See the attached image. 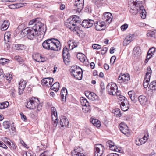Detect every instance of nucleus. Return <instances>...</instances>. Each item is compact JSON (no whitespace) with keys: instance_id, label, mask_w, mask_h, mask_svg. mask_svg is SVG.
<instances>
[{"instance_id":"obj_1","label":"nucleus","mask_w":156,"mask_h":156,"mask_svg":"<svg viewBox=\"0 0 156 156\" xmlns=\"http://www.w3.org/2000/svg\"><path fill=\"white\" fill-rule=\"evenodd\" d=\"M145 0H131L128 2V7L129 12L135 15L139 12L142 19L146 17L147 12L143 6Z\"/></svg>"},{"instance_id":"obj_2","label":"nucleus","mask_w":156,"mask_h":156,"mask_svg":"<svg viewBox=\"0 0 156 156\" xmlns=\"http://www.w3.org/2000/svg\"><path fill=\"white\" fill-rule=\"evenodd\" d=\"M42 45L44 48L48 50L58 51L61 48L60 41L54 38L48 39L44 41Z\"/></svg>"},{"instance_id":"obj_3","label":"nucleus","mask_w":156,"mask_h":156,"mask_svg":"<svg viewBox=\"0 0 156 156\" xmlns=\"http://www.w3.org/2000/svg\"><path fill=\"white\" fill-rule=\"evenodd\" d=\"M81 19L75 15H73L66 20L65 25L66 26L73 31H76V27L81 23Z\"/></svg>"},{"instance_id":"obj_4","label":"nucleus","mask_w":156,"mask_h":156,"mask_svg":"<svg viewBox=\"0 0 156 156\" xmlns=\"http://www.w3.org/2000/svg\"><path fill=\"white\" fill-rule=\"evenodd\" d=\"M26 107L28 108L33 109L37 107V109L38 111L41 109V105L40 104L39 101L37 98L33 97L27 101Z\"/></svg>"},{"instance_id":"obj_5","label":"nucleus","mask_w":156,"mask_h":156,"mask_svg":"<svg viewBox=\"0 0 156 156\" xmlns=\"http://www.w3.org/2000/svg\"><path fill=\"white\" fill-rule=\"evenodd\" d=\"M21 34H23L26 36L27 38L30 40H32L34 37L35 34H37V33L35 32L31 27H30L25 29L21 32Z\"/></svg>"},{"instance_id":"obj_6","label":"nucleus","mask_w":156,"mask_h":156,"mask_svg":"<svg viewBox=\"0 0 156 156\" xmlns=\"http://www.w3.org/2000/svg\"><path fill=\"white\" fill-rule=\"evenodd\" d=\"M94 147V156H101L104 151V147L101 144H96Z\"/></svg>"},{"instance_id":"obj_7","label":"nucleus","mask_w":156,"mask_h":156,"mask_svg":"<svg viewBox=\"0 0 156 156\" xmlns=\"http://www.w3.org/2000/svg\"><path fill=\"white\" fill-rule=\"evenodd\" d=\"M106 89L109 94L115 95V92L118 89V87L115 83H109L106 87Z\"/></svg>"},{"instance_id":"obj_8","label":"nucleus","mask_w":156,"mask_h":156,"mask_svg":"<svg viewBox=\"0 0 156 156\" xmlns=\"http://www.w3.org/2000/svg\"><path fill=\"white\" fill-rule=\"evenodd\" d=\"M63 58L65 63L67 64L70 62V55L68 52V49L66 47L63 50Z\"/></svg>"},{"instance_id":"obj_9","label":"nucleus","mask_w":156,"mask_h":156,"mask_svg":"<svg viewBox=\"0 0 156 156\" xmlns=\"http://www.w3.org/2000/svg\"><path fill=\"white\" fill-rule=\"evenodd\" d=\"M42 23L39 19H37L35 22V24L33 27H31L32 28L35 30V32L38 33V31L41 32L42 30Z\"/></svg>"},{"instance_id":"obj_10","label":"nucleus","mask_w":156,"mask_h":156,"mask_svg":"<svg viewBox=\"0 0 156 156\" xmlns=\"http://www.w3.org/2000/svg\"><path fill=\"white\" fill-rule=\"evenodd\" d=\"M54 79L52 78H45L41 80V83L43 85H45L48 87H50L52 85Z\"/></svg>"},{"instance_id":"obj_11","label":"nucleus","mask_w":156,"mask_h":156,"mask_svg":"<svg viewBox=\"0 0 156 156\" xmlns=\"http://www.w3.org/2000/svg\"><path fill=\"white\" fill-rule=\"evenodd\" d=\"M105 23L103 21H96L94 23L96 30L98 31L103 30L105 28Z\"/></svg>"},{"instance_id":"obj_12","label":"nucleus","mask_w":156,"mask_h":156,"mask_svg":"<svg viewBox=\"0 0 156 156\" xmlns=\"http://www.w3.org/2000/svg\"><path fill=\"white\" fill-rule=\"evenodd\" d=\"M127 76L125 74L121 73L119 76L118 79L121 83L122 87H125L124 84L126 85L127 83Z\"/></svg>"},{"instance_id":"obj_13","label":"nucleus","mask_w":156,"mask_h":156,"mask_svg":"<svg viewBox=\"0 0 156 156\" xmlns=\"http://www.w3.org/2000/svg\"><path fill=\"white\" fill-rule=\"evenodd\" d=\"M94 23L93 20H84L82 22L81 25L84 27L87 28L92 27Z\"/></svg>"},{"instance_id":"obj_14","label":"nucleus","mask_w":156,"mask_h":156,"mask_svg":"<svg viewBox=\"0 0 156 156\" xmlns=\"http://www.w3.org/2000/svg\"><path fill=\"white\" fill-rule=\"evenodd\" d=\"M10 36L11 34L9 32H5L4 34V41H5V48L7 47V49L8 50L10 48L9 44L7 42H9L10 41Z\"/></svg>"},{"instance_id":"obj_15","label":"nucleus","mask_w":156,"mask_h":156,"mask_svg":"<svg viewBox=\"0 0 156 156\" xmlns=\"http://www.w3.org/2000/svg\"><path fill=\"white\" fill-rule=\"evenodd\" d=\"M102 19L104 21L108 22L109 23H110L112 19V14L110 12H105L103 15Z\"/></svg>"},{"instance_id":"obj_16","label":"nucleus","mask_w":156,"mask_h":156,"mask_svg":"<svg viewBox=\"0 0 156 156\" xmlns=\"http://www.w3.org/2000/svg\"><path fill=\"white\" fill-rule=\"evenodd\" d=\"M26 82L23 80H21L19 83V94L21 95L23 92L26 86Z\"/></svg>"},{"instance_id":"obj_17","label":"nucleus","mask_w":156,"mask_h":156,"mask_svg":"<svg viewBox=\"0 0 156 156\" xmlns=\"http://www.w3.org/2000/svg\"><path fill=\"white\" fill-rule=\"evenodd\" d=\"M59 123L62 127H67L68 126L69 122L65 116H62L60 118Z\"/></svg>"},{"instance_id":"obj_18","label":"nucleus","mask_w":156,"mask_h":156,"mask_svg":"<svg viewBox=\"0 0 156 156\" xmlns=\"http://www.w3.org/2000/svg\"><path fill=\"white\" fill-rule=\"evenodd\" d=\"M132 54L135 57L139 56L141 54V50L139 46H135L133 49Z\"/></svg>"},{"instance_id":"obj_19","label":"nucleus","mask_w":156,"mask_h":156,"mask_svg":"<svg viewBox=\"0 0 156 156\" xmlns=\"http://www.w3.org/2000/svg\"><path fill=\"white\" fill-rule=\"evenodd\" d=\"M138 99L140 103L142 105H146L147 102V99L144 96H140L138 97Z\"/></svg>"},{"instance_id":"obj_20","label":"nucleus","mask_w":156,"mask_h":156,"mask_svg":"<svg viewBox=\"0 0 156 156\" xmlns=\"http://www.w3.org/2000/svg\"><path fill=\"white\" fill-rule=\"evenodd\" d=\"M149 138V134L147 130L145 131V133L144 134V136L142 138H140V142H141L142 144H144L148 140Z\"/></svg>"},{"instance_id":"obj_21","label":"nucleus","mask_w":156,"mask_h":156,"mask_svg":"<svg viewBox=\"0 0 156 156\" xmlns=\"http://www.w3.org/2000/svg\"><path fill=\"white\" fill-rule=\"evenodd\" d=\"M9 25V23L8 20H5L2 23L1 26V30L4 31L7 30Z\"/></svg>"},{"instance_id":"obj_22","label":"nucleus","mask_w":156,"mask_h":156,"mask_svg":"<svg viewBox=\"0 0 156 156\" xmlns=\"http://www.w3.org/2000/svg\"><path fill=\"white\" fill-rule=\"evenodd\" d=\"M59 88V84L58 82L55 83L51 87L50 89L53 90L54 91L57 92L58 91Z\"/></svg>"},{"instance_id":"obj_23","label":"nucleus","mask_w":156,"mask_h":156,"mask_svg":"<svg viewBox=\"0 0 156 156\" xmlns=\"http://www.w3.org/2000/svg\"><path fill=\"white\" fill-rule=\"evenodd\" d=\"M68 43L69 48L70 50H72L77 46V44L74 41H69Z\"/></svg>"},{"instance_id":"obj_24","label":"nucleus","mask_w":156,"mask_h":156,"mask_svg":"<svg viewBox=\"0 0 156 156\" xmlns=\"http://www.w3.org/2000/svg\"><path fill=\"white\" fill-rule=\"evenodd\" d=\"M149 88L152 91H155L156 90V81H153L151 82L149 86Z\"/></svg>"},{"instance_id":"obj_25","label":"nucleus","mask_w":156,"mask_h":156,"mask_svg":"<svg viewBox=\"0 0 156 156\" xmlns=\"http://www.w3.org/2000/svg\"><path fill=\"white\" fill-rule=\"evenodd\" d=\"M76 56L77 58L82 62H83L85 61L86 57L84 54L79 53L77 54Z\"/></svg>"},{"instance_id":"obj_26","label":"nucleus","mask_w":156,"mask_h":156,"mask_svg":"<svg viewBox=\"0 0 156 156\" xmlns=\"http://www.w3.org/2000/svg\"><path fill=\"white\" fill-rule=\"evenodd\" d=\"M91 122L94 126L98 127L100 126V122L96 119H93L91 120Z\"/></svg>"},{"instance_id":"obj_27","label":"nucleus","mask_w":156,"mask_h":156,"mask_svg":"<svg viewBox=\"0 0 156 156\" xmlns=\"http://www.w3.org/2000/svg\"><path fill=\"white\" fill-rule=\"evenodd\" d=\"M76 4L74 5L75 6L77 7V11H80L83 9V6L84 2H76Z\"/></svg>"},{"instance_id":"obj_28","label":"nucleus","mask_w":156,"mask_h":156,"mask_svg":"<svg viewBox=\"0 0 156 156\" xmlns=\"http://www.w3.org/2000/svg\"><path fill=\"white\" fill-rule=\"evenodd\" d=\"M152 70L150 66L147 67V72L146 73L145 78H147V79H150L151 75Z\"/></svg>"},{"instance_id":"obj_29","label":"nucleus","mask_w":156,"mask_h":156,"mask_svg":"<svg viewBox=\"0 0 156 156\" xmlns=\"http://www.w3.org/2000/svg\"><path fill=\"white\" fill-rule=\"evenodd\" d=\"M80 102L83 106L86 105H89V103L87 100L84 98L82 97L80 99Z\"/></svg>"},{"instance_id":"obj_30","label":"nucleus","mask_w":156,"mask_h":156,"mask_svg":"<svg viewBox=\"0 0 156 156\" xmlns=\"http://www.w3.org/2000/svg\"><path fill=\"white\" fill-rule=\"evenodd\" d=\"M97 96L96 94L93 92H91L88 95V98L92 101H94L97 99Z\"/></svg>"},{"instance_id":"obj_31","label":"nucleus","mask_w":156,"mask_h":156,"mask_svg":"<svg viewBox=\"0 0 156 156\" xmlns=\"http://www.w3.org/2000/svg\"><path fill=\"white\" fill-rule=\"evenodd\" d=\"M128 94L131 101H135V97L134 92L133 91H129Z\"/></svg>"},{"instance_id":"obj_32","label":"nucleus","mask_w":156,"mask_h":156,"mask_svg":"<svg viewBox=\"0 0 156 156\" xmlns=\"http://www.w3.org/2000/svg\"><path fill=\"white\" fill-rule=\"evenodd\" d=\"M79 69H77V66H76V68H74V69H72V71L71 72V73L72 76L73 77H75L76 75H77L79 72V71H79Z\"/></svg>"},{"instance_id":"obj_33","label":"nucleus","mask_w":156,"mask_h":156,"mask_svg":"<svg viewBox=\"0 0 156 156\" xmlns=\"http://www.w3.org/2000/svg\"><path fill=\"white\" fill-rule=\"evenodd\" d=\"M78 68L81 71H79V72L78 73L77 75H76V76L74 77V78H75L77 79L81 80L82 79V70L79 67Z\"/></svg>"},{"instance_id":"obj_34","label":"nucleus","mask_w":156,"mask_h":156,"mask_svg":"<svg viewBox=\"0 0 156 156\" xmlns=\"http://www.w3.org/2000/svg\"><path fill=\"white\" fill-rule=\"evenodd\" d=\"M9 103L7 101L0 103V109H5L7 108L8 106Z\"/></svg>"},{"instance_id":"obj_35","label":"nucleus","mask_w":156,"mask_h":156,"mask_svg":"<svg viewBox=\"0 0 156 156\" xmlns=\"http://www.w3.org/2000/svg\"><path fill=\"white\" fill-rule=\"evenodd\" d=\"M91 108L90 104L89 105H85L83 106L82 109L83 111L85 113H87L89 112Z\"/></svg>"},{"instance_id":"obj_36","label":"nucleus","mask_w":156,"mask_h":156,"mask_svg":"<svg viewBox=\"0 0 156 156\" xmlns=\"http://www.w3.org/2000/svg\"><path fill=\"white\" fill-rule=\"evenodd\" d=\"M51 116L52 120L53 121V124L54 126H57L58 123L57 115H55V116L54 115H51Z\"/></svg>"},{"instance_id":"obj_37","label":"nucleus","mask_w":156,"mask_h":156,"mask_svg":"<svg viewBox=\"0 0 156 156\" xmlns=\"http://www.w3.org/2000/svg\"><path fill=\"white\" fill-rule=\"evenodd\" d=\"M150 79L146 78H144V81H143V86L144 88H147L148 87L149 82L150 81Z\"/></svg>"},{"instance_id":"obj_38","label":"nucleus","mask_w":156,"mask_h":156,"mask_svg":"<svg viewBox=\"0 0 156 156\" xmlns=\"http://www.w3.org/2000/svg\"><path fill=\"white\" fill-rule=\"evenodd\" d=\"M9 90L10 94L13 97H15L16 95V91L15 88L13 87H9Z\"/></svg>"},{"instance_id":"obj_39","label":"nucleus","mask_w":156,"mask_h":156,"mask_svg":"<svg viewBox=\"0 0 156 156\" xmlns=\"http://www.w3.org/2000/svg\"><path fill=\"white\" fill-rule=\"evenodd\" d=\"M134 34H129L127 36V45L133 41Z\"/></svg>"},{"instance_id":"obj_40","label":"nucleus","mask_w":156,"mask_h":156,"mask_svg":"<svg viewBox=\"0 0 156 156\" xmlns=\"http://www.w3.org/2000/svg\"><path fill=\"white\" fill-rule=\"evenodd\" d=\"M122 123L120 124L119 125V126H120L119 129L125 135H126L127 134L126 130V129H124V127H123V126H122Z\"/></svg>"},{"instance_id":"obj_41","label":"nucleus","mask_w":156,"mask_h":156,"mask_svg":"<svg viewBox=\"0 0 156 156\" xmlns=\"http://www.w3.org/2000/svg\"><path fill=\"white\" fill-rule=\"evenodd\" d=\"M148 36L154 38H156V30L152 31L147 34Z\"/></svg>"},{"instance_id":"obj_42","label":"nucleus","mask_w":156,"mask_h":156,"mask_svg":"<svg viewBox=\"0 0 156 156\" xmlns=\"http://www.w3.org/2000/svg\"><path fill=\"white\" fill-rule=\"evenodd\" d=\"M120 107L121 110L124 111H127V107L126 106L125 103L122 102L120 104Z\"/></svg>"},{"instance_id":"obj_43","label":"nucleus","mask_w":156,"mask_h":156,"mask_svg":"<svg viewBox=\"0 0 156 156\" xmlns=\"http://www.w3.org/2000/svg\"><path fill=\"white\" fill-rule=\"evenodd\" d=\"M60 94L63 96H66L67 94V91L66 88L63 87L61 90Z\"/></svg>"},{"instance_id":"obj_44","label":"nucleus","mask_w":156,"mask_h":156,"mask_svg":"<svg viewBox=\"0 0 156 156\" xmlns=\"http://www.w3.org/2000/svg\"><path fill=\"white\" fill-rule=\"evenodd\" d=\"M113 112L114 114L117 116H120L121 115L120 114V109L118 108H116L113 110Z\"/></svg>"},{"instance_id":"obj_45","label":"nucleus","mask_w":156,"mask_h":156,"mask_svg":"<svg viewBox=\"0 0 156 156\" xmlns=\"http://www.w3.org/2000/svg\"><path fill=\"white\" fill-rule=\"evenodd\" d=\"M156 49L154 47L151 48L149 50L148 52V54H150L151 56H152L154 53Z\"/></svg>"},{"instance_id":"obj_46","label":"nucleus","mask_w":156,"mask_h":156,"mask_svg":"<svg viewBox=\"0 0 156 156\" xmlns=\"http://www.w3.org/2000/svg\"><path fill=\"white\" fill-rule=\"evenodd\" d=\"M51 115H54L55 116V115H57V112L55 108L54 107H52L51 108Z\"/></svg>"},{"instance_id":"obj_47","label":"nucleus","mask_w":156,"mask_h":156,"mask_svg":"<svg viewBox=\"0 0 156 156\" xmlns=\"http://www.w3.org/2000/svg\"><path fill=\"white\" fill-rule=\"evenodd\" d=\"M9 123L8 121H5L3 123V125L5 129H8L9 128Z\"/></svg>"},{"instance_id":"obj_48","label":"nucleus","mask_w":156,"mask_h":156,"mask_svg":"<svg viewBox=\"0 0 156 156\" xmlns=\"http://www.w3.org/2000/svg\"><path fill=\"white\" fill-rule=\"evenodd\" d=\"M3 140L4 142L6 143L7 145L9 146H11V143L9 141L10 140L8 138L4 137L3 138Z\"/></svg>"},{"instance_id":"obj_49","label":"nucleus","mask_w":156,"mask_h":156,"mask_svg":"<svg viewBox=\"0 0 156 156\" xmlns=\"http://www.w3.org/2000/svg\"><path fill=\"white\" fill-rule=\"evenodd\" d=\"M93 48L95 49H100L101 48V45L97 44H93L92 45Z\"/></svg>"},{"instance_id":"obj_50","label":"nucleus","mask_w":156,"mask_h":156,"mask_svg":"<svg viewBox=\"0 0 156 156\" xmlns=\"http://www.w3.org/2000/svg\"><path fill=\"white\" fill-rule=\"evenodd\" d=\"M50 18L52 22H56L58 21V19L56 17L53 15L50 16Z\"/></svg>"},{"instance_id":"obj_51","label":"nucleus","mask_w":156,"mask_h":156,"mask_svg":"<svg viewBox=\"0 0 156 156\" xmlns=\"http://www.w3.org/2000/svg\"><path fill=\"white\" fill-rule=\"evenodd\" d=\"M40 156H52V155L49 152L45 151L42 153Z\"/></svg>"},{"instance_id":"obj_52","label":"nucleus","mask_w":156,"mask_h":156,"mask_svg":"<svg viewBox=\"0 0 156 156\" xmlns=\"http://www.w3.org/2000/svg\"><path fill=\"white\" fill-rule=\"evenodd\" d=\"M106 144L107 146H108L109 147L114 145V143L112 141L109 140L106 142Z\"/></svg>"},{"instance_id":"obj_53","label":"nucleus","mask_w":156,"mask_h":156,"mask_svg":"<svg viewBox=\"0 0 156 156\" xmlns=\"http://www.w3.org/2000/svg\"><path fill=\"white\" fill-rule=\"evenodd\" d=\"M7 59L5 58H1L0 59V65H3L7 62Z\"/></svg>"},{"instance_id":"obj_54","label":"nucleus","mask_w":156,"mask_h":156,"mask_svg":"<svg viewBox=\"0 0 156 156\" xmlns=\"http://www.w3.org/2000/svg\"><path fill=\"white\" fill-rule=\"evenodd\" d=\"M101 1L100 0H98L95 1L94 3L98 7H100L102 5V3L101 2Z\"/></svg>"},{"instance_id":"obj_55","label":"nucleus","mask_w":156,"mask_h":156,"mask_svg":"<svg viewBox=\"0 0 156 156\" xmlns=\"http://www.w3.org/2000/svg\"><path fill=\"white\" fill-rule=\"evenodd\" d=\"M6 79L8 80V82H9L12 79V75L10 74H8L5 76Z\"/></svg>"},{"instance_id":"obj_56","label":"nucleus","mask_w":156,"mask_h":156,"mask_svg":"<svg viewBox=\"0 0 156 156\" xmlns=\"http://www.w3.org/2000/svg\"><path fill=\"white\" fill-rule=\"evenodd\" d=\"M37 19H39V18H37L36 19H34L30 21L29 23V25H34L35 24V22L36 21Z\"/></svg>"},{"instance_id":"obj_57","label":"nucleus","mask_w":156,"mask_h":156,"mask_svg":"<svg viewBox=\"0 0 156 156\" xmlns=\"http://www.w3.org/2000/svg\"><path fill=\"white\" fill-rule=\"evenodd\" d=\"M121 28L122 31H125L127 29V24L125 23L121 27Z\"/></svg>"},{"instance_id":"obj_58","label":"nucleus","mask_w":156,"mask_h":156,"mask_svg":"<svg viewBox=\"0 0 156 156\" xmlns=\"http://www.w3.org/2000/svg\"><path fill=\"white\" fill-rule=\"evenodd\" d=\"M110 149L111 150L114 151H117V147L115 145H114L110 147H109Z\"/></svg>"},{"instance_id":"obj_59","label":"nucleus","mask_w":156,"mask_h":156,"mask_svg":"<svg viewBox=\"0 0 156 156\" xmlns=\"http://www.w3.org/2000/svg\"><path fill=\"white\" fill-rule=\"evenodd\" d=\"M24 3H16L15 5H16L17 7V8L22 7L23 6Z\"/></svg>"},{"instance_id":"obj_60","label":"nucleus","mask_w":156,"mask_h":156,"mask_svg":"<svg viewBox=\"0 0 156 156\" xmlns=\"http://www.w3.org/2000/svg\"><path fill=\"white\" fill-rule=\"evenodd\" d=\"M108 50V48L107 47H104L103 49L101 50V53L102 54H105Z\"/></svg>"},{"instance_id":"obj_61","label":"nucleus","mask_w":156,"mask_h":156,"mask_svg":"<svg viewBox=\"0 0 156 156\" xmlns=\"http://www.w3.org/2000/svg\"><path fill=\"white\" fill-rule=\"evenodd\" d=\"M20 115L21 116V119L23 120L26 121L27 120L26 116L24 115L23 113H21Z\"/></svg>"},{"instance_id":"obj_62","label":"nucleus","mask_w":156,"mask_h":156,"mask_svg":"<svg viewBox=\"0 0 156 156\" xmlns=\"http://www.w3.org/2000/svg\"><path fill=\"white\" fill-rule=\"evenodd\" d=\"M116 59V57L115 56H113L110 59V62L113 64Z\"/></svg>"},{"instance_id":"obj_63","label":"nucleus","mask_w":156,"mask_h":156,"mask_svg":"<svg viewBox=\"0 0 156 156\" xmlns=\"http://www.w3.org/2000/svg\"><path fill=\"white\" fill-rule=\"evenodd\" d=\"M117 98L120 101H121L122 100H124L125 98V97L121 95L119 96V97H117Z\"/></svg>"},{"instance_id":"obj_64","label":"nucleus","mask_w":156,"mask_h":156,"mask_svg":"<svg viewBox=\"0 0 156 156\" xmlns=\"http://www.w3.org/2000/svg\"><path fill=\"white\" fill-rule=\"evenodd\" d=\"M21 45L19 44H16L15 45V48L18 50L22 49L21 48Z\"/></svg>"}]
</instances>
